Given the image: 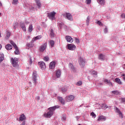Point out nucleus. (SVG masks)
Here are the masks:
<instances>
[{"label":"nucleus","mask_w":125,"mask_h":125,"mask_svg":"<svg viewBox=\"0 0 125 125\" xmlns=\"http://www.w3.org/2000/svg\"><path fill=\"white\" fill-rule=\"evenodd\" d=\"M28 62L30 65L32 64V58L31 56H29Z\"/></svg>","instance_id":"79ce46f5"},{"label":"nucleus","mask_w":125,"mask_h":125,"mask_svg":"<svg viewBox=\"0 0 125 125\" xmlns=\"http://www.w3.org/2000/svg\"><path fill=\"white\" fill-rule=\"evenodd\" d=\"M4 60V55L3 54H0V64Z\"/></svg>","instance_id":"bb28decb"},{"label":"nucleus","mask_w":125,"mask_h":125,"mask_svg":"<svg viewBox=\"0 0 125 125\" xmlns=\"http://www.w3.org/2000/svg\"><path fill=\"white\" fill-rule=\"evenodd\" d=\"M61 74H62V72H61V70L60 69H58L56 71V77L57 78H60V77H61Z\"/></svg>","instance_id":"4468645a"},{"label":"nucleus","mask_w":125,"mask_h":125,"mask_svg":"<svg viewBox=\"0 0 125 125\" xmlns=\"http://www.w3.org/2000/svg\"><path fill=\"white\" fill-rule=\"evenodd\" d=\"M20 26L22 29L23 32H26V26H25V24L23 22H21L20 23Z\"/></svg>","instance_id":"2eb2a0df"},{"label":"nucleus","mask_w":125,"mask_h":125,"mask_svg":"<svg viewBox=\"0 0 125 125\" xmlns=\"http://www.w3.org/2000/svg\"><path fill=\"white\" fill-rule=\"evenodd\" d=\"M66 98L67 102H70V101L74 100V99H75V96L73 95H69L66 96Z\"/></svg>","instance_id":"9b49d317"},{"label":"nucleus","mask_w":125,"mask_h":125,"mask_svg":"<svg viewBox=\"0 0 125 125\" xmlns=\"http://www.w3.org/2000/svg\"><path fill=\"white\" fill-rule=\"evenodd\" d=\"M98 121L100 122V121H106V117L104 116L101 115L99 117Z\"/></svg>","instance_id":"a211bd4d"},{"label":"nucleus","mask_w":125,"mask_h":125,"mask_svg":"<svg viewBox=\"0 0 125 125\" xmlns=\"http://www.w3.org/2000/svg\"><path fill=\"white\" fill-rule=\"evenodd\" d=\"M1 47H2V45H1V44H0V49H1Z\"/></svg>","instance_id":"13d9d810"},{"label":"nucleus","mask_w":125,"mask_h":125,"mask_svg":"<svg viewBox=\"0 0 125 125\" xmlns=\"http://www.w3.org/2000/svg\"><path fill=\"white\" fill-rule=\"evenodd\" d=\"M98 58L99 60H101V61H104V60H105V55L101 54L99 55Z\"/></svg>","instance_id":"f3484780"},{"label":"nucleus","mask_w":125,"mask_h":125,"mask_svg":"<svg viewBox=\"0 0 125 125\" xmlns=\"http://www.w3.org/2000/svg\"><path fill=\"white\" fill-rule=\"evenodd\" d=\"M43 59H44V61H46V62L49 61V58L47 56L44 57Z\"/></svg>","instance_id":"a19ab883"},{"label":"nucleus","mask_w":125,"mask_h":125,"mask_svg":"<svg viewBox=\"0 0 125 125\" xmlns=\"http://www.w3.org/2000/svg\"><path fill=\"white\" fill-rule=\"evenodd\" d=\"M10 43L11 44H12L13 46L15 48V54L18 55L19 54H20V52L19 51V49H18V47L17 45H16V44L13 42L12 41H10Z\"/></svg>","instance_id":"f03ea898"},{"label":"nucleus","mask_w":125,"mask_h":125,"mask_svg":"<svg viewBox=\"0 0 125 125\" xmlns=\"http://www.w3.org/2000/svg\"><path fill=\"white\" fill-rule=\"evenodd\" d=\"M115 83H118V84H121L122 83V82L121 81V79L119 78H116L115 79Z\"/></svg>","instance_id":"7c9ffc66"},{"label":"nucleus","mask_w":125,"mask_h":125,"mask_svg":"<svg viewBox=\"0 0 125 125\" xmlns=\"http://www.w3.org/2000/svg\"><path fill=\"white\" fill-rule=\"evenodd\" d=\"M26 124V122H25V121L23 122L22 123H21V125H25Z\"/></svg>","instance_id":"5fc2aeb1"},{"label":"nucleus","mask_w":125,"mask_h":125,"mask_svg":"<svg viewBox=\"0 0 125 125\" xmlns=\"http://www.w3.org/2000/svg\"><path fill=\"white\" fill-rule=\"evenodd\" d=\"M104 82L106 83L109 86H112L113 85V83H112L111 81L108 80V79H104Z\"/></svg>","instance_id":"dca6fc26"},{"label":"nucleus","mask_w":125,"mask_h":125,"mask_svg":"<svg viewBox=\"0 0 125 125\" xmlns=\"http://www.w3.org/2000/svg\"><path fill=\"white\" fill-rule=\"evenodd\" d=\"M55 14H56V13L55 12H50L47 13V16L50 20H54L55 19Z\"/></svg>","instance_id":"39448f33"},{"label":"nucleus","mask_w":125,"mask_h":125,"mask_svg":"<svg viewBox=\"0 0 125 125\" xmlns=\"http://www.w3.org/2000/svg\"><path fill=\"white\" fill-rule=\"evenodd\" d=\"M18 2V0H13L12 2V4H14V5H16Z\"/></svg>","instance_id":"58836bf2"},{"label":"nucleus","mask_w":125,"mask_h":125,"mask_svg":"<svg viewBox=\"0 0 125 125\" xmlns=\"http://www.w3.org/2000/svg\"><path fill=\"white\" fill-rule=\"evenodd\" d=\"M104 34H107V33H108V28H107V27L105 26V28L104 30Z\"/></svg>","instance_id":"c03bdc74"},{"label":"nucleus","mask_w":125,"mask_h":125,"mask_svg":"<svg viewBox=\"0 0 125 125\" xmlns=\"http://www.w3.org/2000/svg\"><path fill=\"white\" fill-rule=\"evenodd\" d=\"M17 24H18V23H16V25H17Z\"/></svg>","instance_id":"0e129e2a"},{"label":"nucleus","mask_w":125,"mask_h":125,"mask_svg":"<svg viewBox=\"0 0 125 125\" xmlns=\"http://www.w3.org/2000/svg\"><path fill=\"white\" fill-rule=\"evenodd\" d=\"M26 119V117H25V115L21 114L20 117L19 121H21V122H23L24 120Z\"/></svg>","instance_id":"b1692460"},{"label":"nucleus","mask_w":125,"mask_h":125,"mask_svg":"<svg viewBox=\"0 0 125 125\" xmlns=\"http://www.w3.org/2000/svg\"><path fill=\"white\" fill-rule=\"evenodd\" d=\"M121 103H124L125 104V98H122L120 99Z\"/></svg>","instance_id":"37998d69"},{"label":"nucleus","mask_w":125,"mask_h":125,"mask_svg":"<svg viewBox=\"0 0 125 125\" xmlns=\"http://www.w3.org/2000/svg\"><path fill=\"white\" fill-rule=\"evenodd\" d=\"M121 76H122V77H125V74H122Z\"/></svg>","instance_id":"bf43d9fd"},{"label":"nucleus","mask_w":125,"mask_h":125,"mask_svg":"<svg viewBox=\"0 0 125 125\" xmlns=\"http://www.w3.org/2000/svg\"><path fill=\"white\" fill-rule=\"evenodd\" d=\"M41 39H42V36L41 35L37 36L33 39L32 42H36L37 40H41Z\"/></svg>","instance_id":"aec40b11"},{"label":"nucleus","mask_w":125,"mask_h":125,"mask_svg":"<svg viewBox=\"0 0 125 125\" xmlns=\"http://www.w3.org/2000/svg\"><path fill=\"white\" fill-rule=\"evenodd\" d=\"M63 15L66 19H67V20H69V21H73V16H72L70 13H66Z\"/></svg>","instance_id":"423d86ee"},{"label":"nucleus","mask_w":125,"mask_h":125,"mask_svg":"<svg viewBox=\"0 0 125 125\" xmlns=\"http://www.w3.org/2000/svg\"><path fill=\"white\" fill-rule=\"evenodd\" d=\"M58 100H59V101H60V102L62 104V105L65 104V101L64 100V99H63V98L58 97Z\"/></svg>","instance_id":"4be33fe9"},{"label":"nucleus","mask_w":125,"mask_h":125,"mask_svg":"<svg viewBox=\"0 0 125 125\" xmlns=\"http://www.w3.org/2000/svg\"><path fill=\"white\" fill-rule=\"evenodd\" d=\"M111 93H113V94H114L115 95H120V94H121V93H120V91L118 90L112 91Z\"/></svg>","instance_id":"a878e982"},{"label":"nucleus","mask_w":125,"mask_h":125,"mask_svg":"<svg viewBox=\"0 0 125 125\" xmlns=\"http://www.w3.org/2000/svg\"><path fill=\"white\" fill-rule=\"evenodd\" d=\"M90 20V16H88L87 18H86V24L87 26H88L89 24V21Z\"/></svg>","instance_id":"2f4dec72"},{"label":"nucleus","mask_w":125,"mask_h":125,"mask_svg":"<svg viewBox=\"0 0 125 125\" xmlns=\"http://www.w3.org/2000/svg\"><path fill=\"white\" fill-rule=\"evenodd\" d=\"M32 9H34V7H31Z\"/></svg>","instance_id":"680f3d73"},{"label":"nucleus","mask_w":125,"mask_h":125,"mask_svg":"<svg viewBox=\"0 0 125 125\" xmlns=\"http://www.w3.org/2000/svg\"><path fill=\"white\" fill-rule=\"evenodd\" d=\"M50 46H51V47H53L54 45V41H53V40H51L50 41Z\"/></svg>","instance_id":"e433bc0d"},{"label":"nucleus","mask_w":125,"mask_h":125,"mask_svg":"<svg viewBox=\"0 0 125 125\" xmlns=\"http://www.w3.org/2000/svg\"><path fill=\"white\" fill-rule=\"evenodd\" d=\"M39 65H40V67L42 70H44L45 69V63L43 62H40L38 63Z\"/></svg>","instance_id":"9d476101"},{"label":"nucleus","mask_w":125,"mask_h":125,"mask_svg":"<svg viewBox=\"0 0 125 125\" xmlns=\"http://www.w3.org/2000/svg\"><path fill=\"white\" fill-rule=\"evenodd\" d=\"M14 29H15H15H16V25H14Z\"/></svg>","instance_id":"4d7b16f0"},{"label":"nucleus","mask_w":125,"mask_h":125,"mask_svg":"<svg viewBox=\"0 0 125 125\" xmlns=\"http://www.w3.org/2000/svg\"><path fill=\"white\" fill-rule=\"evenodd\" d=\"M11 62L13 67H18V58H15L14 59L12 58L11 60Z\"/></svg>","instance_id":"7ed1b4c3"},{"label":"nucleus","mask_w":125,"mask_h":125,"mask_svg":"<svg viewBox=\"0 0 125 125\" xmlns=\"http://www.w3.org/2000/svg\"><path fill=\"white\" fill-rule=\"evenodd\" d=\"M5 48L7 50H10L11 49H12V45L10 44H8L5 46Z\"/></svg>","instance_id":"393cba45"},{"label":"nucleus","mask_w":125,"mask_h":125,"mask_svg":"<svg viewBox=\"0 0 125 125\" xmlns=\"http://www.w3.org/2000/svg\"><path fill=\"white\" fill-rule=\"evenodd\" d=\"M65 40L67 42H74V40L70 36H66L65 37Z\"/></svg>","instance_id":"ddd939ff"},{"label":"nucleus","mask_w":125,"mask_h":125,"mask_svg":"<svg viewBox=\"0 0 125 125\" xmlns=\"http://www.w3.org/2000/svg\"><path fill=\"white\" fill-rule=\"evenodd\" d=\"M122 18L125 19V14H122L121 15Z\"/></svg>","instance_id":"603ef678"},{"label":"nucleus","mask_w":125,"mask_h":125,"mask_svg":"<svg viewBox=\"0 0 125 125\" xmlns=\"http://www.w3.org/2000/svg\"><path fill=\"white\" fill-rule=\"evenodd\" d=\"M91 3V0H86V4H90Z\"/></svg>","instance_id":"8fccbe9b"},{"label":"nucleus","mask_w":125,"mask_h":125,"mask_svg":"<svg viewBox=\"0 0 125 125\" xmlns=\"http://www.w3.org/2000/svg\"><path fill=\"white\" fill-rule=\"evenodd\" d=\"M82 84H83V82L81 81H78L76 83V85H77L78 86H80V85H82Z\"/></svg>","instance_id":"4c0bfd02"},{"label":"nucleus","mask_w":125,"mask_h":125,"mask_svg":"<svg viewBox=\"0 0 125 125\" xmlns=\"http://www.w3.org/2000/svg\"><path fill=\"white\" fill-rule=\"evenodd\" d=\"M91 75L94 76V77H95V78H97V72H96L95 71H93L91 72Z\"/></svg>","instance_id":"473e14b6"},{"label":"nucleus","mask_w":125,"mask_h":125,"mask_svg":"<svg viewBox=\"0 0 125 125\" xmlns=\"http://www.w3.org/2000/svg\"><path fill=\"white\" fill-rule=\"evenodd\" d=\"M91 115L93 117V118H96V114H95V113H94L93 112L91 113Z\"/></svg>","instance_id":"49530a36"},{"label":"nucleus","mask_w":125,"mask_h":125,"mask_svg":"<svg viewBox=\"0 0 125 125\" xmlns=\"http://www.w3.org/2000/svg\"><path fill=\"white\" fill-rule=\"evenodd\" d=\"M47 45V43H46V42L42 44L40 47V48H39L40 51H41V52H43V51H44V50H45V49L46 48Z\"/></svg>","instance_id":"0eeeda50"},{"label":"nucleus","mask_w":125,"mask_h":125,"mask_svg":"<svg viewBox=\"0 0 125 125\" xmlns=\"http://www.w3.org/2000/svg\"><path fill=\"white\" fill-rule=\"evenodd\" d=\"M49 68L50 69H54L55 68V62H51L49 64Z\"/></svg>","instance_id":"6ab92c4d"},{"label":"nucleus","mask_w":125,"mask_h":125,"mask_svg":"<svg viewBox=\"0 0 125 125\" xmlns=\"http://www.w3.org/2000/svg\"><path fill=\"white\" fill-rule=\"evenodd\" d=\"M69 67L70 69H71L73 72H76V69H75V67H74V65H73V64L69 63Z\"/></svg>","instance_id":"cd10ccee"},{"label":"nucleus","mask_w":125,"mask_h":125,"mask_svg":"<svg viewBox=\"0 0 125 125\" xmlns=\"http://www.w3.org/2000/svg\"><path fill=\"white\" fill-rule=\"evenodd\" d=\"M27 45L28 47H33V44H32V43H28L27 44Z\"/></svg>","instance_id":"de8ad7c7"},{"label":"nucleus","mask_w":125,"mask_h":125,"mask_svg":"<svg viewBox=\"0 0 125 125\" xmlns=\"http://www.w3.org/2000/svg\"><path fill=\"white\" fill-rule=\"evenodd\" d=\"M79 63L83 66H84V65H85V60H84V59L83 58L81 57L79 59Z\"/></svg>","instance_id":"f8f14e48"},{"label":"nucleus","mask_w":125,"mask_h":125,"mask_svg":"<svg viewBox=\"0 0 125 125\" xmlns=\"http://www.w3.org/2000/svg\"><path fill=\"white\" fill-rule=\"evenodd\" d=\"M59 105H56L54 106H52L48 108V110H49V111L47 113H45L43 115L44 117L45 118H51L52 115H53V113H54V111H55L56 109H58L60 108Z\"/></svg>","instance_id":"f257e3e1"},{"label":"nucleus","mask_w":125,"mask_h":125,"mask_svg":"<svg viewBox=\"0 0 125 125\" xmlns=\"http://www.w3.org/2000/svg\"><path fill=\"white\" fill-rule=\"evenodd\" d=\"M115 110L116 111V113L119 114L120 118H121V119H123L124 116H123V113L121 112V110H120V109L118 107H115Z\"/></svg>","instance_id":"1a4fd4ad"},{"label":"nucleus","mask_w":125,"mask_h":125,"mask_svg":"<svg viewBox=\"0 0 125 125\" xmlns=\"http://www.w3.org/2000/svg\"><path fill=\"white\" fill-rule=\"evenodd\" d=\"M28 31L31 33L32 31H33V25L31 24L29 25V28H28Z\"/></svg>","instance_id":"c9c22d12"},{"label":"nucleus","mask_w":125,"mask_h":125,"mask_svg":"<svg viewBox=\"0 0 125 125\" xmlns=\"http://www.w3.org/2000/svg\"><path fill=\"white\" fill-rule=\"evenodd\" d=\"M63 24L62 22H60L58 23V26L59 28H60V29H62V27H63Z\"/></svg>","instance_id":"72a5a7b5"},{"label":"nucleus","mask_w":125,"mask_h":125,"mask_svg":"<svg viewBox=\"0 0 125 125\" xmlns=\"http://www.w3.org/2000/svg\"><path fill=\"white\" fill-rule=\"evenodd\" d=\"M99 84H100V85H103V84L102 83H99Z\"/></svg>","instance_id":"6e6d98bb"},{"label":"nucleus","mask_w":125,"mask_h":125,"mask_svg":"<svg viewBox=\"0 0 125 125\" xmlns=\"http://www.w3.org/2000/svg\"><path fill=\"white\" fill-rule=\"evenodd\" d=\"M10 35H11L10 32H9V31H7L6 34L5 39L6 40H8V39H9V38H10Z\"/></svg>","instance_id":"c85d7f7f"},{"label":"nucleus","mask_w":125,"mask_h":125,"mask_svg":"<svg viewBox=\"0 0 125 125\" xmlns=\"http://www.w3.org/2000/svg\"><path fill=\"white\" fill-rule=\"evenodd\" d=\"M35 1L37 7L38 8H40L41 7L42 4H41V1H40V0H35Z\"/></svg>","instance_id":"412c9836"},{"label":"nucleus","mask_w":125,"mask_h":125,"mask_svg":"<svg viewBox=\"0 0 125 125\" xmlns=\"http://www.w3.org/2000/svg\"><path fill=\"white\" fill-rule=\"evenodd\" d=\"M102 109H104V110H106L107 108H108V105H107L105 104H103L101 105Z\"/></svg>","instance_id":"c756f323"},{"label":"nucleus","mask_w":125,"mask_h":125,"mask_svg":"<svg viewBox=\"0 0 125 125\" xmlns=\"http://www.w3.org/2000/svg\"><path fill=\"white\" fill-rule=\"evenodd\" d=\"M75 41L76 43H79V42H80V40L77 38L75 39Z\"/></svg>","instance_id":"3c124183"},{"label":"nucleus","mask_w":125,"mask_h":125,"mask_svg":"<svg viewBox=\"0 0 125 125\" xmlns=\"http://www.w3.org/2000/svg\"><path fill=\"white\" fill-rule=\"evenodd\" d=\"M28 39H30V36H28Z\"/></svg>","instance_id":"e2e57ef3"},{"label":"nucleus","mask_w":125,"mask_h":125,"mask_svg":"<svg viewBox=\"0 0 125 125\" xmlns=\"http://www.w3.org/2000/svg\"><path fill=\"white\" fill-rule=\"evenodd\" d=\"M50 36L51 38H54L55 37V34H54V31L53 29H51L50 31Z\"/></svg>","instance_id":"5701e85b"},{"label":"nucleus","mask_w":125,"mask_h":125,"mask_svg":"<svg viewBox=\"0 0 125 125\" xmlns=\"http://www.w3.org/2000/svg\"><path fill=\"white\" fill-rule=\"evenodd\" d=\"M98 2L100 3V4H104L105 3V0H97Z\"/></svg>","instance_id":"f704fd0d"},{"label":"nucleus","mask_w":125,"mask_h":125,"mask_svg":"<svg viewBox=\"0 0 125 125\" xmlns=\"http://www.w3.org/2000/svg\"><path fill=\"white\" fill-rule=\"evenodd\" d=\"M37 78H38V74H37V72L34 71L32 74V81H33V83H34V86L37 85Z\"/></svg>","instance_id":"20e7f679"},{"label":"nucleus","mask_w":125,"mask_h":125,"mask_svg":"<svg viewBox=\"0 0 125 125\" xmlns=\"http://www.w3.org/2000/svg\"><path fill=\"white\" fill-rule=\"evenodd\" d=\"M97 24H98V25H99V26H102L103 25V24L102 23V22L99 21H97Z\"/></svg>","instance_id":"09e8293b"},{"label":"nucleus","mask_w":125,"mask_h":125,"mask_svg":"<svg viewBox=\"0 0 125 125\" xmlns=\"http://www.w3.org/2000/svg\"><path fill=\"white\" fill-rule=\"evenodd\" d=\"M62 122H65L66 121V116L65 115L62 116Z\"/></svg>","instance_id":"a18cd8bd"},{"label":"nucleus","mask_w":125,"mask_h":125,"mask_svg":"<svg viewBox=\"0 0 125 125\" xmlns=\"http://www.w3.org/2000/svg\"><path fill=\"white\" fill-rule=\"evenodd\" d=\"M88 78H89V77H88Z\"/></svg>","instance_id":"69168bd1"},{"label":"nucleus","mask_w":125,"mask_h":125,"mask_svg":"<svg viewBox=\"0 0 125 125\" xmlns=\"http://www.w3.org/2000/svg\"><path fill=\"white\" fill-rule=\"evenodd\" d=\"M0 38H1V35L0 34Z\"/></svg>","instance_id":"052dcab7"},{"label":"nucleus","mask_w":125,"mask_h":125,"mask_svg":"<svg viewBox=\"0 0 125 125\" xmlns=\"http://www.w3.org/2000/svg\"><path fill=\"white\" fill-rule=\"evenodd\" d=\"M68 49L69 50H75L76 49V45L75 44L71 43L67 44Z\"/></svg>","instance_id":"6e6552de"},{"label":"nucleus","mask_w":125,"mask_h":125,"mask_svg":"<svg viewBox=\"0 0 125 125\" xmlns=\"http://www.w3.org/2000/svg\"><path fill=\"white\" fill-rule=\"evenodd\" d=\"M61 91L62 92H66V91H67V88H66L65 87H62V88H61Z\"/></svg>","instance_id":"ea45409f"},{"label":"nucleus","mask_w":125,"mask_h":125,"mask_svg":"<svg viewBox=\"0 0 125 125\" xmlns=\"http://www.w3.org/2000/svg\"><path fill=\"white\" fill-rule=\"evenodd\" d=\"M36 100H37L38 101H39L40 100V96H37L36 97Z\"/></svg>","instance_id":"864d4df0"}]
</instances>
